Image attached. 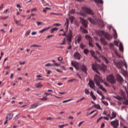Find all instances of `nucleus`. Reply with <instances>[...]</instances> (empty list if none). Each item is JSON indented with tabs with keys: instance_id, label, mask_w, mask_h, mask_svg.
I'll list each match as a JSON object with an SVG mask.
<instances>
[{
	"instance_id": "obj_18",
	"label": "nucleus",
	"mask_w": 128,
	"mask_h": 128,
	"mask_svg": "<svg viewBox=\"0 0 128 128\" xmlns=\"http://www.w3.org/2000/svg\"><path fill=\"white\" fill-rule=\"evenodd\" d=\"M100 40L102 44H104V46H108V42H106V40L104 39V38L100 37Z\"/></svg>"
},
{
	"instance_id": "obj_16",
	"label": "nucleus",
	"mask_w": 128,
	"mask_h": 128,
	"mask_svg": "<svg viewBox=\"0 0 128 128\" xmlns=\"http://www.w3.org/2000/svg\"><path fill=\"white\" fill-rule=\"evenodd\" d=\"M100 58H102V60H104V62H105V63L108 64H109L110 61H108V58H106L104 56H100Z\"/></svg>"
},
{
	"instance_id": "obj_15",
	"label": "nucleus",
	"mask_w": 128,
	"mask_h": 128,
	"mask_svg": "<svg viewBox=\"0 0 128 128\" xmlns=\"http://www.w3.org/2000/svg\"><path fill=\"white\" fill-rule=\"evenodd\" d=\"M107 68L108 67L106 66V64H101V66H100V70H106Z\"/></svg>"
},
{
	"instance_id": "obj_20",
	"label": "nucleus",
	"mask_w": 128,
	"mask_h": 128,
	"mask_svg": "<svg viewBox=\"0 0 128 128\" xmlns=\"http://www.w3.org/2000/svg\"><path fill=\"white\" fill-rule=\"evenodd\" d=\"M91 54L92 56L94 58L95 60H98V62H100V59H98V56H96L94 55V52H91Z\"/></svg>"
},
{
	"instance_id": "obj_40",
	"label": "nucleus",
	"mask_w": 128,
	"mask_h": 128,
	"mask_svg": "<svg viewBox=\"0 0 128 128\" xmlns=\"http://www.w3.org/2000/svg\"><path fill=\"white\" fill-rule=\"evenodd\" d=\"M114 52L115 54H116V56H118V58H122L120 55V54H118V52L116 51V50H114Z\"/></svg>"
},
{
	"instance_id": "obj_64",
	"label": "nucleus",
	"mask_w": 128,
	"mask_h": 128,
	"mask_svg": "<svg viewBox=\"0 0 128 128\" xmlns=\"http://www.w3.org/2000/svg\"><path fill=\"white\" fill-rule=\"evenodd\" d=\"M104 128V123H102L101 124L100 128Z\"/></svg>"
},
{
	"instance_id": "obj_27",
	"label": "nucleus",
	"mask_w": 128,
	"mask_h": 128,
	"mask_svg": "<svg viewBox=\"0 0 128 128\" xmlns=\"http://www.w3.org/2000/svg\"><path fill=\"white\" fill-rule=\"evenodd\" d=\"M99 26H100L101 28H104V21H102V20H99Z\"/></svg>"
},
{
	"instance_id": "obj_63",
	"label": "nucleus",
	"mask_w": 128,
	"mask_h": 128,
	"mask_svg": "<svg viewBox=\"0 0 128 128\" xmlns=\"http://www.w3.org/2000/svg\"><path fill=\"white\" fill-rule=\"evenodd\" d=\"M58 60H59L60 62H62V57L58 58Z\"/></svg>"
},
{
	"instance_id": "obj_1",
	"label": "nucleus",
	"mask_w": 128,
	"mask_h": 128,
	"mask_svg": "<svg viewBox=\"0 0 128 128\" xmlns=\"http://www.w3.org/2000/svg\"><path fill=\"white\" fill-rule=\"evenodd\" d=\"M110 124L112 126H113L114 128H118V126H120L118 120L116 119L113 121L110 122Z\"/></svg>"
},
{
	"instance_id": "obj_42",
	"label": "nucleus",
	"mask_w": 128,
	"mask_h": 128,
	"mask_svg": "<svg viewBox=\"0 0 128 128\" xmlns=\"http://www.w3.org/2000/svg\"><path fill=\"white\" fill-rule=\"evenodd\" d=\"M110 50H114V44L111 43L110 44Z\"/></svg>"
},
{
	"instance_id": "obj_57",
	"label": "nucleus",
	"mask_w": 128,
	"mask_h": 128,
	"mask_svg": "<svg viewBox=\"0 0 128 128\" xmlns=\"http://www.w3.org/2000/svg\"><path fill=\"white\" fill-rule=\"evenodd\" d=\"M84 122V121L80 122L79 123V124L78 125V126H82V124Z\"/></svg>"
},
{
	"instance_id": "obj_9",
	"label": "nucleus",
	"mask_w": 128,
	"mask_h": 128,
	"mask_svg": "<svg viewBox=\"0 0 128 128\" xmlns=\"http://www.w3.org/2000/svg\"><path fill=\"white\" fill-rule=\"evenodd\" d=\"M68 19L66 18V22L65 23L64 25L66 26V32L64 31V33L62 34V36H66V32H68Z\"/></svg>"
},
{
	"instance_id": "obj_51",
	"label": "nucleus",
	"mask_w": 128,
	"mask_h": 128,
	"mask_svg": "<svg viewBox=\"0 0 128 128\" xmlns=\"http://www.w3.org/2000/svg\"><path fill=\"white\" fill-rule=\"evenodd\" d=\"M102 102L104 104H105V106H108V102L106 101L102 100Z\"/></svg>"
},
{
	"instance_id": "obj_17",
	"label": "nucleus",
	"mask_w": 128,
	"mask_h": 128,
	"mask_svg": "<svg viewBox=\"0 0 128 128\" xmlns=\"http://www.w3.org/2000/svg\"><path fill=\"white\" fill-rule=\"evenodd\" d=\"M67 38H72V32L70 29L69 30V32L68 33V35L66 36Z\"/></svg>"
},
{
	"instance_id": "obj_58",
	"label": "nucleus",
	"mask_w": 128,
	"mask_h": 128,
	"mask_svg": "<svg viewBox=\"0 0 128 128\" xmlns=\"http://www.w3.org/2000/svg\"><path fill=\"white\" fill-rule=\"evenodd\" d=\"M36 24L37 26H40V24H42V22H36Z\"/></svg>"
},
{
	"instance_id": "obj_59",
	"label": "nucleus",
	"mask_w": 128,
	"mask_h": 128,
	"mask_svg": "<svg viewBox=\"0 0 128 128\" xmlns=\"http://www.w3.org/2000/svg\"><path fill=\"white\" fill-rule=\"evenodd\" d=\"M76 80V78L71 79L68 80V82H74Z\"/></svg>"
},
{
	"instance_id": "obj_10",
	"label": "nucleus",
	"mask_w": 128,
	"mask_h": 128,
	"mask_svg": "<svg viewBox=\"0 0 128 128\" xmlns=\"http://www.w3.org/2000/svg\"><path fill=\"white\" fill-rule=\"evenodd\" d=\"M84 12H86V13L88 14H90V16H94V12H92V10L88 8H84Z\"/></svg>"
},
{
	"instance_id": "obj_4",
	"label": "nucleus",
	"mask_w": 128,
	"mask_h": 128,
	"mask_svg": "<svg viewBox=\"0 0 128 128\" xmlns=\"http://www.w3.org/2000/svg\"><path fill=\"white\" fill-rule=\"evenodd\" d=\"M94 80H96V86H98L100 90H102L104 92H106V88H104V87H102V86L100 85V82L96 78H94Z\"/></svg>"
},
{
	"instance_id": "obj_32",
	"label": "nucleus",
	"mask_w": 128,
	"mask_h": 128,
	"mask_svg": "<svg viewBox=\"0 0 128 128\" xmlns=\"http://www.w3.org/2000/svg\"><path fill=\"white\" fill-rule=\"evenodd\" d=\"M114 98H116V100H122V98L119 96H114Z\"/></svg>"
},
{
	"instance_id": "obj_21",
	"label": "nucleus",
	"mask_w": 128,
	"mask_h": 128,
	"mask_svg": "<svg viewBox=\"0 0 128 128\" xmlns=\"http://www.w3.org/2000/svg\"><path fill=\"white\" fill-rule=\"evenodd\" d=\"M50 28V27H48L46 28H44L42 30H40L38 32L39 34H44V32H46L47 30H48Z\"/></svg>"
},
{
	"instance_id": "obj_11",
	"label": "nucleus",
	"mask_w": 128,
	"mask_h": 128,
	"mask_svg": "<svg viewBox=\"0 0 128 128\" xmlns=\"http://www.w3.org/2000/svg\"><path fill=\"white\" fill-rule=\"evenodd\" d=\"M74 56L75 60H80L82 56L78 52H75L74 54Z\"/></svg>"
},
{
	"instance_id": "obj_8",
	"label": "nucleus",
	"mask_w": 128,
	"mask_h": 128,
	"mask_svg": "<svg viewBox=\"0 0 128 128\" xmlns=\"http://www.w3.org/2000/svg\"><path fill=\"white\" fill-rule=\"evenodd\" d=\"M114 64L116 66H117L119 70H120L122 67V64L120 61L116 60L114 62Z\"/></svg>"
},
{
	"instance_id": "obj_25",
	"label": "nucleus",
	"mask_w": 128,
	"mask_h": 128,
	"mask_svg": "<svg viewBox=\"0 0 128 128\" xmlns=\"http://www.w3.org/2000/svg\"><path fill=\"white\" fill-rule=\"evenodd\" d=\"M14 118V114H7L6 118H9L10 120H12Z\"/></svg>"
},
{
	"instance_id": "obj_24",
	"label": "nucleus",
	"mask_w": 128,
	"mask_h": 128,
	"mask_svg": "<svg viewBox=\"0 0 128 128\" xmlns=\"http://www.w3.org/2000/svg\"><path fill=\"white\" fill-rule=\"evenodd\" d=\"M117 79L119 82H124V78L120 74L116 75Z\"/></svg>"
},
{
	"instance_id": "obj_19",
	"label": "nucleus",
	"mask_w": 128,
	"mask_h": 128,
	"mask_svg": "<svg viewBox=\"0 0 128 128\" xmlns=\"http://www.w3.org/2000/svg\"><path fill=\"white\" fill-rule=\"evenodd\" d=\"M81 70L82 72H84V74H88L86 72V70H88V68H86V66L84 65H82L81 66Z\"/></svg>"
},
{
	"instance_id": "obj_47",
	"label": "nucleus",
	"mask_w": 128,
	"mask_h": 128,
	"mask_svg": "<svg viewBox=\"0 0 128 128\" xmlns=\"http://www.w3.org/2000/svg\"><path fill=\"white\" fill-rule=\"evenodd\" d=\"M70 14H74L76 12V10H70Z\"/></svg>"
},
{
	"instance_id": "obj_3",
	"label": "nucleus",
	"mask_w": 128,
	"mask_h": 128,
	"mask_svg": "<svg viewBox=\"0 0 128 128\" xmlns=\"http://www.w3.org/2000/svg\"><path fill=\"white\" fill-rule=\"evenodd\" d=\"M107 80H108V82H110V84H116V79L114 78V76H112V75H110V76H107Z\"/></svg>"
},
{
	"instance_id": "obj_54",
	"label": "nucleus",
	"mask_w": 128,
	"mask_h": 128,
	"mask_svg": "<svg viewBox=\"0 0 128 128\" xmlns=\"http://www.w3.org/2000/svg\"><path fill=\"white\" fill-rule=\"evenodd\" d=\"M114 44L116 46H118V42L116 40L114 41Z\"/></svg>"
},
{
	"instance_id": "obj_26",
	"label": "nucleus",
	"mask_w": 128,
	"mask_h": 128,
	"mask_svg": "<svg viewBox=\"0 0 128 128\" xmlns=\"http://www.w3.org/2000/svg\"><path fill=\"white\" fill-rule=\"evenodd\" d=\"M119 50L121 52H124V46H122V44L120 42L119 45Z\"/></svg>"
},
{
	"instance_id": "obj_31",
	"label": "nucleus",
	"mask_w": 128,
	"mask_h": 128,
	"mask_svg": "<svg viewBox=\"0 0 128 128\" xmlns=\"http://www.w3.org/2000/svg\"><path fill=\"white\" fill-rule=\"evenodd\" d=\"M98 33L99 34L100 36H102V35L104 36V34H106L103 30L98 31Z\"/></svg>"
},
{
	"instance_id": "obj_35",
	"label": "nucleus",
	"mask_w": 128,
	"mask_h": 128,
	"mask_svg": "<svg viewBox=\"0 0 128 128\" xmlns=\"http://www.w3.org/2000/svg\"><path fill=\"white\" fill-rule=\"evenodd\" d=\"M72 38H67V40H68V46H72L71 45V44H70V43L72 42Z\"/></svg>"
},
{
	"instance_id": "obj_28",
	"label": "nucleus",
	"mask_w": 128,
	"mask_h": 128,
	"mask_svg": "<svg viewBox=\"0 0 128 128\" xmlns=\"http://www.w3.org/2000/svg\"><path fill=\"white\" fill-rule=\"evenodd\" d=\"M88 18L91 24H96V21L92 18Z\"/></svg>"
},
{
	"instance_id": "obj_44",
	"label": "nucleus",
	"mask_w": 128,
	"mask_h": 128,
	"mask_svg": "<svg viewBox=\"0 0 128 128\" xmlns=\"http://www.w3.org/2000/svg\"><path fill=\"white\" fill-rule=\"evenodd\" d=\"M66 44V38L63 40V42L60 44V46H64Z\"/></svg>"
},
{
	"instance_id": "obj_33",
	"label": "nucleus",
	"mask_w": 128,
	"mask_h": 128,
	"mask_svg": "<svg viewBox=\"0 0 128 128\" xmlns=\"http://www.w3.org/2000/svg\"><path fill=\"white\" fill-rule=\"evenodd\" d=\"M35 86H36V88H42V86L40 83H38V84H35Z\"/></svg>"
},
{
	"instance_id": "obj_34",
	"label": "nucleus",
	"mask_w": 128,
	"mask_h": 128,
	"mask_svg": "<svg viewBox=\"0 0 128 128\" xmlns=\"http://www.w3.org/2000/svg\"><path fill=\"white\" fill-rule=\"evenodd\" d=\"M69 19H70V20L71 24H72V22H74V16H70V17L69 18Z\"/></svg>"
},
{
	"instance_id": "obj_53",
	"label": "nucleus",
	"mask_w": 128,
	"mask_h": 128,
	"mask_svg": "<svg viewBox=\"0 0 128 128\" xmlns=\"http://www.w3.org/2000/svg\"><path fill=\"white\" fill-rule=\"evenodd\" d=\"M84 92L86 94H90V92L86 88L84 90Z\"/></svg>"
},
{
	"instance_id": "obj_5",
	"label": "nucleus",
	"mask_w": 128,
	"mask_h": 128,
	"mask_svg": "<svg viewBox=\"0 0 128 128\" xmlns=\"http://www.w3.org/2000/svg\"><path fill=\"white\" fill-rule=\"evenodd\" d=\"M80 18L83 26L86 28H88V21L82 17H80Z\"/></svg>"
},
{
	"instance_id": "obj_55",
	"label": "nucleus",
	"mask_w": 128,
	"mask_h": 128,
	"mask_svg": "<svg viewBox=\"0 0 128 128\" xmlns=\"http://www.w3.org/2000/svg\"><path fill=\"white\" fill-rule=\"evenodd\" d=\"M40 46H37L36 44H33V45H32L30 48H39Z\"/></svg>"
},
{
	"instance_id": "obj_22",
	"label": "nucleus",
	"mask_w": 128,
	"mask_h": 128,
	"mask_svg": "<svg viewBox=\"0 0 128 128\" xmlns=\"http://www.w3.org/2000/svg\"><path fill=\"white\" fill-rule=\"evenodd\" d=\"M116 118V113L114 112H112V116H110V119L114 120V118Z\"/></svg>"
},
{
	"instance_id": "obj_45",
	"label": "nucleus",
	"mask_w": 128,
	"mask_h": 128,
	"mask_svg": "<svg viewBox=\"0 0 128 128\" xmlns=\"http://www.w3.org/2000/svg\"><path fill=\"white\" fill-rule=\"evenodd\" d=\"M38 100H48V98H46V97L44 96V97H43L42 98H39Z\"/></svg>"
},
{
	"instance_id": "obj_2",
	"label": "nucleus",
	"mask_w": 128,
	"mask_h": 128,
	"mask_svg": "<svg viewBox=\"0 0 128 128\" xmlns=\"http://www.w3.org/2000/svg\"><path fill=\"white\" fill-rule=\"evenodd\" d=\"M100 65L98 64H92V69L94 72H96L98 74H100V72H98V70H100Z\"/></svg>"
},
{
	"instance_id": "obj_43",
	"label": "nucleus",
	"mask_w": 128,
	"mask_h": 128,
	"mask_svg": "<svg viewBox=\"0 0 128 128\" xmlns=\"http://www.w3.org/2000/svg\"><path fill=\"white\" fill-rule=\"evenodd\" d=\"M101 82H103V84H105V86H108V82L104 81V80H102V79L101 80Z\"/></svg>"
},
{
	"instance_id": "obj_7",
	"label": "nucleus",
	"mask_w": 128,
	"mask_h": 128,
	"mask_svg": "<svg viewBox=\"0 0 128 128\" xmlns=\"http://www.w3.org/2000/svg\"><path fill=\"white\" fill-rule=\"evenodd\" d=\"M42 106V104L36 102V103L31 105V106L29 108V110H33L38 108V106Z\"/></svg>"
},
{
	"instance_id": "obj_50",
	"label": "nucleus",
	"mask_w": 128,
	"mask_h": 128,
	"mask_svg": "<svg viewBox=\"0 0 128 128\" xmlns=\"http://www.w3.org/2000/svg\"><path fill=\"white\" fill-rule=\"evenodd\" d=\"M85 38H86V40H88L92 38V37H90V36H88V35H86L85 36Z\"/></svg>"
},
{
	"instance_id": "obj_48",
	"label": "nucleus",
	"mask_w": 128,
	"mask_h": 128,
	"mask_svg": "<svg viewBox=\"0 0 128 128\" xmlns=\"http://www.w3.org/2000/svg\"><path fill=\"white\" fill-rule=\"evenodd\" d=\"M84 52L85 54H88V49H84Z\"/></svg>"
},
{
	"instance_id": "obj_23",
	"label": "nucleus",
	"mask_w": 128,
	"mask_h": 128,
	"mask_svg": "<svg viewBox=\"0 0 128 128\" xmlns=\"http://www.w3.org/2000/svg\"><path fill=\"white\" fill-rule=\"evenodd\" d=\"M80 30L81 32H83V34H88V30H86V29H85L84 28L80 27Z\"/></svg>"
},
{
	"instance_id": "obj_6",
	"label": "nucleus",
	"mask_w": 128,
	"mask_h": 128,
	"mask_svg": "<svg viewBox=\"0 0 128 128\" xmlns=\"http://www.w3.org/2000/svg\"><path fill=\"white\" fill-rule=\"evenodd\" d=\"M72 66L75 68L77 70H80L79 68L80 66V64L78 62H76L75 63L74 62V61L72 62Z\"/></svg>"
},
{
	"instance_id": "obj_46",
	"label": "nucleus",
	"mask_w": 128,
	"mask_h": 128,
	"mask_svg": "<svg viewBox=\"0 0 128 128\" xmlns=\"http://www.w3.org/2000/svg\"><path fill=\"white\" fill-rule=\"evenodd\" d=\"M95 2H98V4H103L104 1L102 0H94Z\"/></svg>"
},
{
	"instance_id": "obj_56",
	"label": "nucleus",
	"mask_w": 128,
	"mask_h": 128,
	"mask_svg": "<svg viewBox=\"0 0 128 128\" xmlns=\"http://www.w3.org/2000/svg\"><path fill=\"white\" fill-rule=\"evenodd\" d=\"M54 35H49L46 36V40H48V38H52Z\"/></svg>"
},
{
	"instance_id": "obj_60",
	"label": "nucleus",
	"mask_w": 128,
	"mask_h": 128,
	"mask_svg": "<svg viewBox=\"0 0 128 128\" xmlns=\"http://www.w3.org/2000/svg\"><path fill=\"white\" fill-rule=\"evenodd\" d=\"M30 30H28L26 33V36H28V34H30Z\"/></svg>"
},
{
	"instance_id": "obj_29",
	"label": "nucleus",
	"mask_w": 128,
	"mask_h": 128,
	"mask_svg": "<svg viewBox=\"0 0 128 128\" xmlns=\"http://www.w3.org/2000/svg\"><path fill=\"white\" fill-rule=\"evenodd\" d=\"M114 34L113 35V37L115 40H116V38H118V34H116V30H114Z\"/></svg>"
},
{
	"instance_id": "obj_30",
	"label": "nucleus",
	"mask_w": 128,
	"mask_h": 128,
	"mask_svg": "<svg viewBox=\"0 0 128 128\" xmlns=\"http://www.w3.org/2000/svg\"><path fill=\"white\" fill-rule=\"evenodd\" d=\"M58 30V28H54L51 29L50 30V32H51V34H54V32Z\"/></svg>"
},
{
	"instance_id": "obj_13",
	"label": "nucleus",
	"mask_w": 128,
	"mask_h": 128,
	"mask_svg": "<svg viewBox=\"0 0 128 128\" xmlns=\"http://www.w3.org/2000/svg\"><path fill=\"white\" fill-rule=\"evenodd\" d=\"M104 36L106 38V40H112V35H110V34H108V33H105L104 34Z\"/></svg>"
},
{
	"instance_id": "obj_62",
	"label": "nucleus",
	"mask_w": 128,
	"mask_h": 128,
	"mask_svg": "<svg viewBox=\"0 0 128 128\" xmlns=\"http://www.w3.org/2000/svg\"><path fill=\"white\" fill-rule=\"evenodd\" d=\"M102 118H103L102 116H100V118H98L97 120V123L98 122H100V120H102Z\"/></svg>"
},
{
	"instance_id": "obj_38",
	"label": "nucleus",
	"mask_w": 128,
	"mask_h": 128,
	"mask_svg": "<svg viewBox=\"0 0 128 128\" xmlns=\"http://www.w3.org/2000/svg\"><path fill=\"white\" fill-rule=\"evenodd\" d=\"M94 108H97V110H100V104H95L94 105Z\"/></svg>"
},
{
	"instance_id": "obj_39",
	"label": "nucleus",
	"mask_w": 128,
	"mask_h": 128,
	"mask_svg": "<svg viewBox=\"0 0 128 128\" xmlns=\"http://www.w3.org/2000/svg\"><path fill=\"white\" fill-rule=\"evenodd\" d=\"M96 44L98 48V50H102V46H100V44H98V43L96 42Z\"/></svg>"
},
{
	"instance_id": "obj_12",
	"label": "nucleus",
	"mask_w": 128,
	"mask_h": 128,
	"mask_svg": "<svg viewBox=\"0 0 128 128\" xmlns=\"http://www.w3.org/2000/svg\"><path fill=\"white\" fill-rule=\"evenodd\" d=\"M88 84L91 88H96L94 82L92 80H90Z\"/></svg>"
},
{
	"instance_id": "obj_37",
	"label": "nucleus",
	"mask_w": 128,
	"mask_h": 128,
	"mask_svg": "<svg viewBox=\"0 0 128 128\" xmlns=\"http://www.w3.org/2000/svg\"><path fill=\"white\" fill-rule=\"evenodd\" d=\"M45 66H46L47 68H48V66H54V64L48 63L46 64H45Z\"/></svg>"
},
{
	"instance_id": "obj_36",
	"label": "nucleus",
	"mask_w": 128,
	"mask_h": 128,
	"mask_svg": "<svg viewBox=\"0 0 128 128\" xmlns=\"http://www.w3.org/2000/svg\"><path fill=\"white\" fill-rule=\"evenodd\" d=\"M121 96H122V99L126 100V95L124 94V92H121Z\"/></svg>"
},
{
	"instance_id": "obj_61",
	"label": "nucleus",
	"mask_w": 128,
	"mask_h": 128,
	"mask_svg": "<svg viewBox=\"0 0 128 128\" xmlns=\"http://www.w3.org/2000/svg\"><path fill=\"white\" fill-rule=\"evenodd\" d=\"M58 128H64V124H62V125H58Z\"/></svg>"
},
{
	"instance_id": "obj_52",
	"label": "nucleus",
	"mask_w": 128,
	"mask_h": 128,
	"mask_svg": "<svg viewBox=\"0 0 128 128\" xmlns=\"http://www.w3.org/2000/svg\"><path fill=\"white\" fill-rule=\"evenodd\" d=\"M54 26H62V24H59V23H56L53 24Z\"/></svg>"
},
{
	"instance_id": "obj_14",
	"label": "nucleus",
	"mask_w": 128,
	"mask_h": 128,
	"mask_svg": "<svg viewBox=\"0 0 128 128\" xmlns=\"http://www.w3.org/2000/svg\"><path fill=\"white\" fill-rule=\"evenodd\" d=\"M76 38L78 42V44H80V42L82 40V36L79 34L76 36Z\"/></svg>"
},
{
	"instance_id": "obj_41",
	"label": "nucleus",
	"mask_w": 128,
	"mask_h": 128,
	"mask_svg": "<svg viewBox=\"0 0 128 128\" xmlns=\"http://www.w3.org/2000/svg\"><path fill=\"white\" fill-rule=\"evenodd\" d=\"M125 100L123 102V104H126V106L128 105V100L126 98Z\"/></svg>"
},
{
	"instance_id": "obj_49",
	"label": "nucleus",
	"mask_w": 128,
	"mask_h": 128,
	"mask_svg": "<svg viewBox=\"0 0 128 128\" xmlns=\"http://www.w3.org/2000/svg\"><path fill=\"white\" fill-rule=\"evenodd\" d=\"M80 48H86V45L82 43L80 44Z\"/></svg>"
}]
</instances>
